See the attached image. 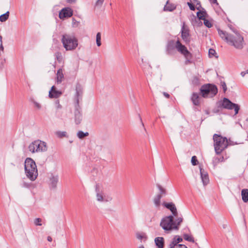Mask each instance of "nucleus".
I'll use <instances>...</instances> for the list:
<instances>
[{
    "mask_svg": "<svg viewBox=\"0 0 248 248\" xmlns=\"http://www.w3.org/2000/svg\"><path fill=\"white\" fill-rule=\"evenodd\" d=\"M138 248H144V247L143 245L140 246Z\"/></svg>",
    "mask_w": 248,
    "mask_h": 248,
    "instance_id": "58",
    "label": "nucleus"
},
{
    "mask_svg": "<svg viewBox=\"0 0 248 248\" xmlns=\"http://www.w3.org/2000/svg\"><path fill=\"white\" fill-rule=\"evenodd\" d=\"M200 171L201 177L204 186L206 185L209 182L208 173L203 169L202 167L200 166Z\"/></svg>",
    "mask_w": 248,
    "mask_h": 248,
    "instance_id": "17",
    "label": "nucleus"
},
{
    "mask_svg": "<svg viewBox=\"0 0 248 248\" xmlns=\"http://www.w3.org/2000/svg\"><path fill=\"white\" fill-rule=\"evenodd\" d=\"M47 240L48 241H49V242H51V241H52V238H51V236H47Z\"/></svg>",
    "mask_w": 248,
    "mask_h": 248,
    "instance_id": "55",
    "label": "nucleus"
},
{
    "mask_svg": "<svg viewBox=\"0 0 248 248\" xmlns=\"http://www.w3.org/2000/svg\"><path fill=\"white\" fill-rule=\"evenodd\" d=\"M28 148L29 151L32 153L45 152L47 149L46 143L39 140L30 143Z\"/></svg>",
    "mask_w": 248,
    "mask_h": 248,
    "instance_id": "8",
    "label": "nucleus"
},
{
    "mask_svg": "<svg viewBox=\"0 0 248 248\" xmlns=\"http://www.w3.org/2000/svg\"><path fill=\"white\" fill-rule=\"evenodd\" d=\"M218 107H223L228 109H234L235 114H237L240 109L238 105L232 102L229 99L224 97L222 102H219Z\"/></svg>",
    "mask_w": 248,
    "mask_h": 248,
    "instance_id": "9",
    "label": "nucleus"
},
{
    "mask_svg": "<svg viewBox=\"0 0 248 248\" xmlns=\"http://www.w3.org/2000/svg\"><path fill=\"white\" fill-rule=\"evenodd\" d=\"M191 100L193 103V104L195 106H199L200 104V97L198 95V94L196 93H193Z\"/></svg>",
    "mask_w": 248,
    "mask_h": 248,
    "instance_id": "20",
    "label": "nucleus"
},
{
    "mask_svg": "<svg viewBox=\"0 0 248 248\" xmlns=\"http://www.w3.org/2000/svg\"><path fill=\"white\" fill-rule=\"evenodd\" d=\"M9 16V12L7 11L5 14L0 16V21L2 22L6 21Z\"/></svg>",
    "mask_w": 248,
    "mask_h": 248,
    "instance_id": "27",
    "label": "nucleus"
},
{
    "mask_svg": "<svg viewBox=\"0 0 248 248\" xmlns=\"http://www.w3.org/2000/svg\"><path fill=\"white\" fill-rule=\"evenodd\" d=\"M200 92L204 98H212L217 94L218 89L215 85L208 83L202 86Z\"/></svg>",
    "mask_w": 248,
    "mask_h": 248,
    "instance_id": "6",
    "label": "nucleus"
},
{
    "mask_svg": "<svg viewBox=\"0 0 248 248\" xmlns=\"http://www.w3.org/2000/svg\"><path fill=\"white\" fill-rule=\"evenodd\" d=\"M192 84L195 85H197L199 84V78L195 76L193 77L192 80Z\"/></svg>",
    "mask_w": 248,
    "mask_h": 248,
    "instance_id": "37",
    "label": "nucleus"
},
{
    "mask_svg": "<svg viewBox=\"0 0 248 248\" xmlns=\"http://www.w3.org/2000/svg\"><path fill=\"white\" fill-rule=\"evenodd\" d=\"M226 225H223V228H225L226 227Z\"/></svg>",
    "mask_w": 248,
    "mask_h": 248,
    "instance_id": "60",
    "label": "nucleus"
},
{
    "mask_svg": "<svg viewBox=\"0 0 248 248\" xmlns=\"http://www.w3.org/2000/svg\"><path fill=\"white\" fill-rule=\"evenodd\" d=\"M139 119H140V122H141V124H142V125L143 127L144 128V130H145V131H146V128H145V127H144V124H143V123L142 122L141 117V116H140V114H139Z\"/></svg>",
    "mask_w": 248,
    "mask_h": 248,
    "instance_id": "46",
    "label": "nucleus"
},
{
    "mask_svg": "<svg viewBox=\"0 0 248 248\" xmlns=\"http://www.w3.org/2000/svg\"><path fill=\"white\" fill-rule=\"evenodd\" d=\"M241 75L242 77H244L246 75V73L245 72H242L241 73Z\"/></svg>",
    "mask_w": 248,
    "mask_h": 248,
    "instance_id": "56",
    "label": "nucleus"
},
{
    "mask_svg": "<svg viewBox=\"0 0 248 248\" xmlns=\"http://www.w3.org/2000/svg\"><path fill=\"white\" fill-rule=\"evenodd\" d=\"M75 122L76 124H79L81 123L82 120V114L81 108L78 104V101L75 103Z\"/></svg>",
    "mask_w": 248,
    "mask_h": 248,
    "instance_id": "11",
    "label": "nucleus"
},
{
    "mask_svg": "<svg viewBox=\"0 0 248 248\" xmlns=\"http://www.w3.org/2000/svg\"><path fill=\"white\" fill-rule=\"evenodd\" d=\"M216 54H217L216 51L212 48H210L209 49V53L208 55L210 57H213V56H215L216 57H217V56H216Z\"/></svg>",
    "mask_w": 248,
    "mask_h": 248,
    "instance_id": "35",
    "label": "nucleus"
},
{
    "mask_svg": "<svg viewBox=\"0 0 248 248\" xmlns=\"http://www.w3.org/2000/svg\"><path fill=\"white\" fill-rule=\"evenodd\" d=\"M189 31L187 28H186L184 25L181 29V37L183 40L186 43H188L190 42Z\"/></svg>",
    "mask_w": 248,
    "mask_h": 248,
    "instance_id": "15",
    "label": "nucleus"
},
{
    "mask_svg": "<svg viewBox=\"0 0 248 248\" xmlns=\"http://www.w3.org/2000/svg\"><path fill=\"white\" fill-rule=\"evenodd\" d=\"M76 0H66V2L69 3H73L75 2Z\"/></svg>",
    "mask_w": 248,
    "mask_h": 248,
    "instance_id": "53",
    "label": "nucleus"
},
{
    "mask_svg": "<svg viewBox=\"0 0 248 248\" xmlns=\"http://www.w3.org/2000/svg\"><path fill=\"white\" fill-rule=\"evenodd\" d=\"M175 248H187V247L185 245H179Z\"/></svg>",
    "mask_w": 248,
    "mask_h": 248,
    "instance_id": "48",
    "label": "nucleus"
},
{
    "mask_svg": "<svg viewBox=\"0 0 248 248\" xmlns=\"http://www.w3.org/2000/svg\"><path fill=\"white\" fill-rule=\"evenodd\" d=\"M187 4L191 10L194 11L195 10V6L194 4L190 2H188Z\"/></svg>",
    "mask_w": 248,
    "mask_h": 248,
    "instance_id": "42",
    "label": "nucleus"
},
{
    "mask_svg": "<svg viewBox=\"0 0 248 248\" xmlns=\"http://www.w3.org/2000/svg\"><path fill=\"white\" fill-rule=\"evenodd\" d=\"M34 104L35 107H36L38 109H40L41 108V106L38 103H37L36 102H34Z\"/></svg>",
    "mask_w": 248,
    "mask_h": 248,
    "instance_id": "47",
    "label": "nucleus"
},
{
    "mask_svg": "<svg viewBox=\"0 0 248 248\" xmlns=\"http://www.w3.org/2000/svg\"><path fill=\"white\" fill-rule=\"evenodd\" d=\"M2 37L1 35H0V48L1 49L2 51H3L4 48L2 46Z\"/></svg>",
    "mask_w": 248,
    "mask_h": 248,
    "instance_id": "45",
    "label": "nucleus"
},
{
    "mask_svg": "<svg viewBox=\"0 0 248 248\" xmlns=\"http://www.w3.org/2000/svg\"><path fill=\"white\" fill-rule=\"evenodd\" d=\"M73 11L70 7H65L62 8L59 12V17L61 19H64L65 18L70 17L73 16Z\"/></svg>",
    "mask_w": 248,
    "mask_h": 248,
    "instance_id": "12",
    "label": "nucleus"
},
{
    "mask_svg": "<svg viewBox=\"0 0 248 248\" xmlns=\"http://www.w3.org/2000/svg\"><path fill=\"white\" fill-rule=\"evenodd\" d=\"M55 104L58 105V107H57L58 108H61V106L60 104L59 101L58 100H57L55 101Z\"/></svg>",
    "mask_w": 248,
    "mask_h": 248,
    "instance_id": "52",
    "label": "nucleus"
},
{
    "mask_svg": "<svg viewBox=\"0 0 248 248\" xmlns=\"http://www.w3.org/2000/svg\"><path fill=\"white\" fill-rule=\"evenodd\" d=\"M156 186L158 188V189L160 191V193L158 194V195H162V197L163 196H165L167 194L166 189L165 188H164V187H163L160 185L157 184Z\"/></svg>",
    "mask_w": 248,
    "mask_h": 248,
    "instance_id": "25",
    "label": "nucleus"
},
{
    "mask_svg": "<svg viewBox=\"0 0 248 248\" xmlns=\"http://www.w3.org/2000/svg\"><path fill=\"white\" fill-rule=\"evenodd\" d=\"M101 34L100 32H98L96 34V45L98 46H100L101 45Z\"/></svg>",
    "mask_w": 248,
    "mask_h": 248,
    "instance_id": "33",
    "label": "nucleus"
},
{
    "mask_svg": "<svg viewBox=\"0 0 248 248\" xmlns=\"http://www.w3.org/2000/svg\"><path fill=\"white\" fill-rule=\"evenodd\" d=\"M182 238L179 235H175L172 239L171 242H172V244L177 247V246L179 245L178 243L182 242Z\"/></svg>",
    "mask_w": 248,
    "mask_h": 248,
    "instance_id": "24",
    "label": "nucleus"
},
{
    "mask_svg": "<svg viewBox=\"0 0 248 248\" xmlns=\"http://www.w3.org/2000/svg\"><path fill=\"white\" fill-rule=\"evenodd\" d=\"M88 136H89V133L87 132H84L82 131H79L77 133V136L80 139H82Z\"/></svg>",
    "mask_w": 248,
    "mask_h": 248,
    "instance_id": "30",
    "label": "nucleus"
},
{
    "mask_svg": "<svg viewBox=\"0 0 248 248\" xmlns=\"http://www.w3.org/2000/svg\"><path fill=\"white\" fill-rule=\"evenodd\" d=\"M163 95L167 98H169L170 97V95L166 92H163Z\"/></svg>",
    "mask_w": 248,
    "mask_h": 248,
    "instance_id": "51",
    "label": "nucleus"
},
{
    "mask_svg": "<svg viewBox=\"0 0 248 248\" xmlns=\"http://www.w3.org/2000/svg\"><path fill=\"white\" fill-rule=\"evenodd\" d=\"M184 239L188 242L194 243V239L191 235H189L188 234L185 233L183 235Z\"/></svg>",
    "mask_w": 248,
    "mask_h": 248,
    "instance_id": "29",
    "label": "nucleus"
},
{
    "mask_svg": "<svg viewBox=\"0 0 248 248\" xmlns=\"http://www.w3.org/2000/svg\"><path fill=\"white\" fill-rule=\"evenodd\" d=\"M224 160L223 156H220V157H214L213 160V164L214 165H216L217 164H218L220 162H223Z\"/></svg>",
    "mask_w": 248,
    "mask_h": 248,
    "instance_id": "32",
    "label": "nucleus"
},
{
    "mask_svg": "<svg viewBox=\"0 0 248 248\" xmlns=\"http://www.w3.org/2000/svg\"><path fill=\"white\" fill-rule=\"evenodd\" d=\"M215 151L217 155H220L228 146L232 145L229 142L227 138L221 135L215 134L213 136Z\"/></svg>",
    "mask_w": 248,
    "mask_h": 248,
    "instance_id": "2",
    "label": "nucleus"
},
{
    "mask_svg": "<svg viewBox=\"0 0 248 248\" xmlns=\"http://www.w3.org/2000/svg\"><path fill=\"white\" fill-rule=\"evenodd\" d=\"M176 247L174 245L172 244V242H171L169 246H168V248H175Z\"/></svg>",
    "mask_w": 248,
    "mask_h": 248,
    "instance_id": "49",
    "label": "nucleus"
},
{
    "mask_svg": "<svg viewBox=\"0 0 248 248\" xmlns=\"http://www.w3.org/2000/svg\"><path fill=\"white\" fill-rule=\"evenodd\" d=\"M160 226L164 230V232L168 233L173 230H178L176 223L174 220L173 216L170 215L163 217L160 223Z\"/></svg>",
    "mask_w": 248,
    "mask_h": 248,
    "instance_id": "4",
    "label": "nucleus"
},
{
    "mask_svg": "<svg viewBox=\"0 0 248 248\" xmlns=\"http://www.w3.org/2000/svg\"><path fill=\"white\" fill-rule=\"evenodd\" d=\"M62 92L57 90L55 86H53L49 92L48 96L50 98H57L61 96Z\"/></svg>",
    "mask_w": 248,
    "mask_h": 248,
    "instance_id": "14",
    "label": "nucleus"
},
{
    "mask_svg": "<svg viewBox=\"0 0 248 248\" xmlns=\"http://www.w3.org/2000/svg\"><path fill=\"white\" fill-rule=\"evenodd\" d=\"M182 221H183L182 218H181V217L178 218L175 221L176 223L177 226H178L179 227V226L182 222Z\"/></svg>",
    "mask_w": 248,
    "mask_h": 248,
    "instance_id": "44",
    "label": "nucleus"
},
{
    "mask_svg": "<svg viewBox=\"0 0 248 248\" xmlns=\"http://www.w3.org/2000/svg\"><path fill=\"white\" fill-rule=\"evenodd\" d=\"M247 74H248V70H247Z\"/></svg>",
    "mask_w": 248,
    "mask_h": 248,
    "instance_id": "62",
    "label": "nucleus"
},
{
    "mask_svg": "<svg viewBox=\"0 0 248 248\" xmlns=\"http://www.w3.org/2000/svg\"><path fill=\"white\" fill-rule=\"evenodd\" d=\"M163 205L166 208L169 209L172 213L173 216H177V209L175 207V204L173 202H166L163 203Z\"/></svg>",
    "mask_w": 248,
    "mask_h": 248,
    "instance_id": "18",
    "label": "nucleus"
},
{
    "mask_svg": "<svg viewBox=\"0 0 248 248\" xmlns=\"http://www.w3.org/2000/svg\"><path fill=\"white\" fill-rule=\"evenodd\" d=\"M176 9V6L172 3H170L169 0L166 2L164 7V11L172 12Z\"/></svg>",
    "mask_w": 248,
    "mask_h": 248,
    "instance_id": "21",
    "label": "nucleus"
},
{
    "mask_svg": "<svg viewBox=\"0 0 248 248\" xmlns=\"http://www.w3.org/2000/svg\"><path fill=\"white\" fill-rule=\"evenodd\" d=\"M162 198V195H157L154 198V202L156 206L159 207L160 204V200Z\"/></svg>",
    "mask_w": 248,
    "mask_h": 248,
    "instance_id": "26",
    "label": "nucleus"
},
{
    "mask_svg": "<svg viewBox=\"0 0 248 248\" xmlns=\"http://www.w3.org/2000/svg\"><path fill=\"white\" fill-rule=\"evenodd\" d=\"M56 75L57 83H61L64 79V75L62 73V69L60 68L57 70Z\"/></svg>",
    "mask_w": 248,
    "mask_h": 248,
    "instance_id": "22",
    "label": "nucleus"
},
{
    "mask_svg": "<svg viewBox=\"0 0 248 248\" xmlns=\"http://www.w3.org/2000/svg\"><path fill=\"white\" fill-rule=\"evenodd\" d=\"M66 132L65 131H57L56 132V135L57 136L60 138H62L63 137H65L66 136Z\"/></svg>",
    "mask_w": 248,
    "mask_h": 248,
    "instance_id": "34",
    "label": "nucleus"
},
{
    "mask_svg": "<svg viewBox=\"0 0 248 248\" xmlns=\"http://www.w3.org/2000/svg\"><path fill=\"white\" fill-rule=\"evenodd\" d=\"M11 164V165H12L13 166H15V164H14V163H11V164Z\"/></svg>",
    "mask_w": 248,
    "mask_h": 248,
    "instance_id": "59",
    "label": "nucleus"
},
{
    "mask_svg": "<svg viewBox=\"0 0 248 248\" xmlns=\"http://www.w3.org/2000/svg\"><path fill=\"white\" fill-rule=\"evenodd\" d=\"M206 15V13L205 11H200L197 13L198 17L201 20H204L205 19Z\"/></svg>",
    "mask_w": 248,
    "mask_h": 248,
    "instance_id": "28",
    "label": "nucleus"
},
{
    "mask_svg": "<svg viewBox=\"0 0 248 248\" xmlns=\"http://www.w3.org/2000/svg\"><path fill=\"white\" fill-rule=\"evenodd\" d=\"M242 199L244 202H248V189H243L241 191Z\"/></svg>",
    "mask_w": 248,
    "mask_h": 248,
    "instance_id": "23",
    "label": "nucleus"
},
{
    "mask_svg": "<svg viewBox=\"0 0 248 248\" xmlns=\"http://www.w3.org/2000/svg\"><path fill=\"white\" fill-rule=\"evenodd\" d=\"M217 31L220 37L228 44L238 49H241L243 48L244 38L238 31H233L235 34H231L220 29H217Z\"/></svg>",
    "mask_w": 248,
    "mask_h": 248,
    "instance_id": "1",
    "label": "nucleus"
},
{
    "mask_svg": "<svg viewBox=\"0 0 248 248\" xmlns=\"http://www.w3.org/2000/svg\"><path fill=\"white\" fill-rule=\"evenodd\" d=\"M83 94V88L80 84L78 83L76 86V102L77 101H78V104H79V99L81 98Z\"/></svg>",
    "mask_w": 248,
    "mask_h": 248,
    "instance_id": "13",
    "label": "nucleus"
},
{
    "mask_svg": "<svg viewBox=\"0 0 248 248\" xmlns=\"http://www.w3.org/2000/svg\"><path fill=\"white\" fill-rule=\"evenodd\" d=\"M155 243L157 248H163L164 247V239L162 237H157L155 239Z\"/></svg>",
    "mask_w": 248,
    "mask_h": 248,
    "instance_id": "19",
    "label": "nucleus"
},
{
    "mask_svg": "<svg viewBox=\"0 0 248 248\" xmlns=\"http://www.w3.org/2000/svg\"><path fill=\"white\" fill-rule=\"evenodd\" d=\"M247 121H248V118L247 119Z\"/></svg>",
    "mask_w": 248,
    "mask_h": 248,
    "instance_id": "63",
    "label": "nucleus"
},
{
    "mask_svg": "<svg viewBox=\"0 0 248 248\" xmlns=\"http://www.w3.org/2000/svg\"><path fill=\"white\" fill-rule=\"evenodd\" d=\"M176 50L184 56L186 59L185 62L186 64L192 62L191 61L192 58V54L188 50L186 47L181 43L179 39L176 41Z\"/></svg>",
    "mask_w": 248,
    "mask_h": 248,
    "instance_id": "7",
    "label": "nucleus"
},
{
    "mask_svg": "<svg viewBox=\"0 0 248 248\" xmlns=\"http://www.w3.org/2000/svg\"><path fill=\"white\" fill-rule=\"evenodd\" d=\"M80 24L79 21H77L74 18L72 19V26L74 28L78 27Z\"/></svg>",
    "mask_w": 248,
    "mask_h": 248,
    "instance_id": "38",
    "label": "nucleus"
},
{
    "mask_svg": "<svg viewBox=\"0 0 248 248\" xmlns=\"http://www.w3.org/2000/svg\"><path fill=\"white\" fill-rule=\"evenodd\" d=\"M204 24L208 28H211L212 26L211 23L207 19H204Z\"/></svg>",
    "mask_w": 248,
    "mask_h": 248,
    "instance_id": "39",
    "label": "nucleus"
},
{
    "mask_svg": "<svg viewBox=\"0 0 248 248\" xmlns=\"http://www.w3.org/2000/svg\"><path fill=\"white\" fill-rule=\"evenodd\" d=\"M191 162L193 166L197 165L199 163L197 157L195 155L192 157Z\"/></svg>",
    "mask_w": 248,
    "mask_h": 248,
    "instance_id": "36",
    "label": "nucleus"
},
{
    "mask_svg": "<svg viewBox=\"0 0 248 248\" xmlns=\"http://www.w3.org/2000/svg\"><path fill=\"white\" fill-rule=\"evenodd\" d=\"M137 237L138 239H139L140 240H141L143 237L142 235H141L140 234H138V235H137Z\"/></svg>",
    "mask_w": 248,
    "mask_h": 248,
    "instance_id": "54",
    "label": "nucleus"
},
{
    "mask_svg": "<svg viewBox=\"0 0 248 248\" xmlns=\"http://www.w3.org/2000/svg\"><path fill=\"white\" fill-rule=\"evenodd\" d=\"M62 42L66 50H72L78 46V41L73 34H64L62 35Z\"/></svg>",
    "mask_w": 248,
    "mask_h": 248,
    "instance_id": "5",
    "label": "nucleus"
},
{
    "mask_svg": "<svg viewBox=\"0 0 248 248\" xmlns=\"http://www.w3.org/2000/svg\"><path fill=\"white\" fill-rule=\"evenodd\" d=\"M59 181L58 175H54L53 174H51L49 177V186L51 189H55L57 187V185Z\"/></svg>",
    "mask_w": 248,
    "mask_h": 248,
    "instance_id": "16",
    "label": "nucleus"
},
{
    "mask_svg": "<svg viewBox=\"0 0 248 248\" xmlns=\"http://www.w3.org/2000/svg\"><path fill=\"white\" fill-rule=\"evenodd\" d=\"M209 1L211 3L213 4H216L217 5L218 4L217 3V0H209Z\"/></svg>",
    "mask_w": 248,
    "mask_h": 248,
    "instance_id": "50",
    "label": "nucleus"
},
{
    "mask_svg": "<svg viewBox=\"0 0 248 248\" xmlns=\"http://www.w3.org/2000/svg\"><path fill=\"white\" fill-rule=\"evenodd\" d=\"M176 41L170 40L167 42L166 46L165 52L167 55L173 56L176 53Z\"/></svg>",
    "mask_w": 248,
    "mask_h": 248,
    "instance_id": "10",
    "label": "nucleus"
},
{
    "mask_svg": "<svg viewBox=\"0 0 248 248\" xmlns=\"http://www.w3.org/2000/svg\"><path fill=\"white\" fill-rule=\"evenodd\" d=\"M24 168L27 177L31 181H34L38 174L35 161L31 158H27L25 161Z\"/></svg>",
    "mask_w": 248,
    "mask_h": 248,
    "instance_id": "3",
    "label": "nucleus"
},
{
    "mask_svg": "<svg viewBox=\"0 0 248 248\" xmlns=\"http://www.w3.org/2000/svg\"><path fill=\"white\" fill-rule=\"evenodd\" d=\"M220 84H221V86L222 88L223 92L225 93L226 92L227 89V87L226 83L224 81H221L220 82Z\"/></svg>",
    "mask_w": 248,
    "mask_h": 248,
    "instance_id": "41",
    "label": "nucleus"
},
{
    "mask_svg": "<svg viewBox=\"0 0 248 248\" xmlns=\"http://www.w3.org/2000/svg\"><path fill=\"white\" fill-rule=\"evenodd\" d=\"M195 245L197 246H198V244L197 243H195Z\"/></svg>",
    "mask_w": 248,
    "mask_h": 248,
    "instance_id": "61",
    "label": "nucleus"
},
{
    "mask_svg": "<svg viewBox=\"0 0 248 248\" xmlns=\"http://www.w3.org/2000/svg\"><path fill=\"white\" fill-rule=\"evenodd\" d=\"M96 191L97 192L96 194V197H97V200L99 202H103L104 201V198L103 195L98 192V185H96V188H95Z\"/></svg>",
    "mask_w": 248,
    "mask_h": 248,
    "instance_id": "31",
    "label": "nucleus"
},
{
    "mask_svg": "<svg viewBox=\"0 0 248 248\" xmlns=\"http://www.w3.org/2000/svg\"><path fill=\"white\" fill-rule=\"evenodd\" d=\"M104 0H97L95 3V6L101 7L104 2Z\"/></svg>",
    "mask_w": 248,
    "mask_h": 248,
    "instance_id": "43",
    "label": "nucleus"
},
{
    "mask_svg": "<svg viewBox=\"0 0 248 248\" xmlns=\"http://www.w3.org/2000/svg\"><path fill=\"white\" fill-rule=\"evenodd\" d=\"M228 140V141H229V143H232V145H233V141H231L230 139H229V140Z\"/></svg>",
    "mask_w": 248,
    "mask_h": 248,
    "instance_id": "57",
    "label": "nucleus"
},
{
    "mask_svg": "<svg viewBox=\"0 0 248 248\" xmlns=\"http://www.w3.org/2000/svg\"><path fill=\"white\" fill-rule=\"evenodd\" d=\"M42 221V219L40 218H36L35 219L34 223L36 226H41L42 224L41 222Z\"/></svg>",
    "mask_w": 248,
    "mask_h": 248,
    "instance_id": "40",
    "label": "nucleus"
}]
</instances>
